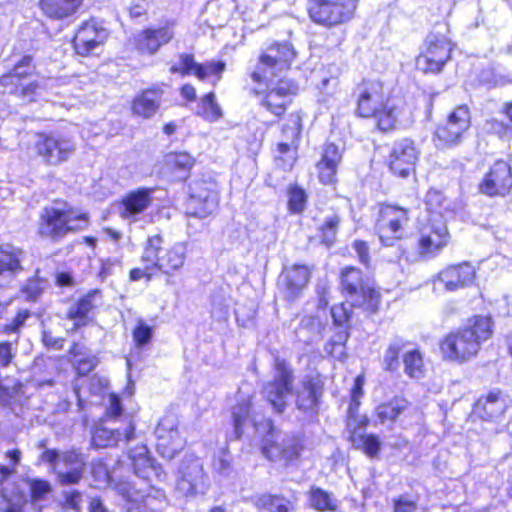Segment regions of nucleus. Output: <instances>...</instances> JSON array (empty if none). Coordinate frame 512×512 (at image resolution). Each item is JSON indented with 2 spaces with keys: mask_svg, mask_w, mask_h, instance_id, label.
<instances>
[{
  "mask_svg": "<svg viewBox=\"0 0 512 512\" xmlns=\"http://www.w3.org/2000/svg\"><path fill=\"white\" fill-rule=\"evenodd\" d=\"M352 306L349 304V307L345 303H341L339 305H334L331 308V315L334 319V322L338 325L343 324L348 321L352 315Z\"/></svg>",
  "mask_w": 512,
  "mask_h": 512,
  "instance_id": "bf43d9fd",
  "label": "nucleus"
},
{
  "mask_svg": "<svg viewBox=\"0 0 512 512\" xmlns=\"http://www.w3.org/2000/svg\"><path fill=\"white\" fill-rule=\"evenodd\" d=\"M365 384L364 375H358L354 380V385L351 389V401L348 408V426L351 427L353 422L356 421L357 410L360 405V399L362 398L363 386Z\"/></svg>",
  "mask_w": 512,
  "mask_h": 512,
  "instance_id": "09e8293b",
  "label": "nucleus"
},
{
  "mask_svg": "<svg viewBox=\"0 0 512 512\" xmlns=\"http://www.w3.org/2000/svg\"><path fill=\"white\" fill-rule=\"evenodd\" d=\"M153 192L154 189L138 188L127 193L120 203V216L129 221L138 220V216L152 204Z\"/></svg>",
  "mask_w": 512,
  "mask_h": 512,
  "instance_id": "a878e982",
  "label": "nucleus"
},
{
  "mask_svg": "<svg viewBox=\"0 0 512 512\" xmlns=\"http://www.w3.org/2000/svg\"><path fill=\"white\" fill-rule=\"evenodd\" d=\"M153 335L152 328L145 324L142 320L138 321V325L133 330V340L137 347H142L150 342Z\"/></svg>",
  "mask_w": 512,
  "mask_h": 512,
  "instance_id": "4d7b16f0",
  "label": "nucleus"
},
{
  "mask_svg": "<svg viewBox=\"0 0 512 512\" xmlns=\"http://www.w3.org/2000/svg\"><path fill=\"white\" fill-rule=\"evenodd\" d=\"M252 502L258 509L268 512H289V502L280 496L271 494L256 495Z\"/></svg>",
  "mask_w": 512,
  "mask_h": 512,
  "instance_id": "a18cd8bd",
  "label": "nucleus"
},
{
  "mask_svg": "<svg viewBox=\"0 0 512 512\" xmlns=\"http://www.w3.org/2000/svg\"><path fill=\"white\" fill-rule=\"evenodd\" d=\"M31 317V313L27 309L19 310L17 315L7 324H5L2 328V332L5 334H15L16 338L14 343H17L18 334L20 330L24 327L26 321Z\"/></svg>",
  "mask_w": 512,
  "mask_h": 512,
  "instance_id": "5fc2aeb1",
  "label": "nucleus"
},
{
  "mask_svg": "<svg viewBox=\"0 0 512 512\" xmlns=\"http://www.w3.org/2000/svg\"><path fill=\"white\" fill-rule=\"evenodd\" d=\"M446 202V198L440 191L430 189L425 196V204L427 206L428 217H434L437 215L444 219V211L447 210V206L445 205Z\"/></svg>",
  "mask_w": 512,
  "mask_h": 512,
  "instance_id": "8fccbe9b",
  "label": "nucleus"
},
{
  "mask_svg": "<svg viewBox=\"0 0 512 512\" xmlns=\"http://www.w3.org/2000/svg\"><path fill=\"white\" fill-rule=\"evenodd\" d=\"M174 36L172 25H166L158 29H147L139 33L135 38L137 49L141 53L152 55L158 49L171 41Z\"/></svg>",
  "mask_w": 512,
  "mask_h": 512,
  "instance_id": "c85d7f7f",
  "label": "nucleus"
},
{
  "mask_svg": "<svg viewBox=\"0 0 512 512\" xmlns=\"http://www.w3.org/2000/svg\"><path fill=\"white\" fill-rule=\"evenodd\" d=\"M348 337L349 335L345 330H338L326 343L324 347L325 352L337 360H344L347 356L345 344Z\"/></svg>",
  "mask_w": 512,
  "mask_h": 512,
  "instance_id": "49530a36",
  "label": "nucleus"
},
{
  "mask_svg": "<svg viewBox=\"0 0 512 512\" xmlns=\"http://www.w3.org/2000/svg\"><path fill=\"white\" fill-rule=\"evenodd\" d=\"M342 290L351 306L373 311L379 302V293L369 279L355 267H346L341 273Z\"/></svg>",
  "mask_w": 512,
  "mask_h": 512,
  "instance_id": "0eeeda50",
  "label": "nucleus"
},
{
  "mask_svg": "<svg viewBox=\"0 0 512 512\" xmlns=\"http://www.w3.org/2000/svg\"><path fill=\"white\" fill-rule=\"evenodd\" d=\"M198 114L210 122L217 121L222 117V110L216 102L213 92L208 93L201 99L198 105Z\"/></svg>",
  "mask_w": 512,
  "mask_h": 512,
  "instance_id": "de8ad7c7",
  "label": "nucleus"
},
{
  "mask_svg": "<svg viewBox=\"0 0 512 512\" xmlns=\"http://www.w3.org/2000/svg\"><path fill=\"white\" fill-rule=\"evenodd\" d=\"M107 386H108V380L105 377H100L98 375H94L90 379L89 389H90V392L95 395L104 393Z\"/></svg>",
  "mask_w": 512,
  "mask_h": 512,
  "instance_id": "338daca9",
  "label": "nucleus"
},
{
  "mask_svg": "<svg viewBox=\"0 0 512 512\" xmlns=\"http://www.w3.org/2000/svg\"><path fill=\"white\" fill-rule=\"evenodd\" d=\"M122 414V406L119 397L113 393L108 395L106 415L109 419L117 418Z\"/></svg>",
  "mask_w": 512,
  "mask_h": 512,
  "instance_id": "e2e57ef3",
  "label": "nucleus"
},
{
  "mask_svg": "<svg viewBox=\"0 0 512 512\" xmlns=\"http://www.w3.org/2000/svg\"><path fill=\"white\" fill-rule=\"evenodd\" d=\"M309 502L315 510L321 512L336 511L338 506L337 499L331 493L318 487L311 488Z\"/></svg>",
  "mask_w": 512,
  "mask_h": 512,
  "instance_id": "c03bdc74",
  "label": "nucleus"
},
{
  "mask_svg": "<svg viewBox=\"0 0 512 512\" xmlns=\"http://www.w3.org/2000/svg\"><path fill=\"white\" fill-rule=\"evenodd\" d=\"M40 89L41 85L38 83V81L28 79L16 84L11 92L21 96L24 99H27L28 101H32L34 100V96L39 93Z\"/></svg>",
  "mask_w": 512,
  "mask_h": 512,
  "instance_id": "6e6d98bb",
  "label": "nucleus"
},
{
  "mask_svg": "<svg viewBox=\"0 0 512 512\" xmlns=\"http://www.w3.org/2000/svg\"><path fill=\"white\" fill-rule=\"evenodd\" d=\"M475 269L469 263L449 266L438 275V282L444 285L446 291H455L473 282Z\"/></svg>",
  "mask_w": 512,
  "mask_h": 512,
  "instance_id": "cd10ccee",
  "label": "nucleus"
},
{
  "mask_svg": "<svg viewBox=\"0 0 512 512\" xmlns=\"http://www.w3.org/2000/svg\"><path fill=\"white\" fill-rule=\"evenodd\" d=\"M511 189V166L503 160L496 161L479 184L480 192L490 197H504Z\"/></svg>",
  "mask_w": 512,
  "mask_h": 512,
  "instance_id": "6ab92c4d",
  "label": "nucleus"
},
{
  "mask_svg": "<svg viewBox=\"0 0 512 512\" xmlns=\"http://www.w3.org/2000/svg\"><path fill=\"white\" fill-rule=\"evenodd\" d=\"M218 200L216 182L211 180L194 181L190 185L187 213L195 217L205 218L216 209Z\"/></svg>",
  "mask_w": 512,
  "mask_h": 512,
  "instance_id": "dca6fc26",
  "label": "nucleus"
},
{
  "mask_svg": "<svg viewBox=\"0 0 512 512\" xmlns=\"http://www.w3.org/2000/svg\"><path fill=\"white\" fill-rule=\"evenodd\" d=\"M307 196L305 191L298 187L293 186L288 190V209L292 213H301L306 206Z\"/></svg>",
  "mask_w": 512,
  "mask_h": 512,
  "instance_id": "864d4df0",
  "label": "nucleus"
},
{
  "mask_svg": "<svg viewBox=\"0 0 512 512\" xmlns=\"http://www.w3.org/2000/svg\"><path fill=\"white\" fill-rule=\"evenodd\" d=\"M301 133V117L297 113H292L286 119L282 126L283 138L290 143H294Z\"/></svg>",
  "mask_w": 512,
  "mask_h": 512,
  "instance_id": "603ef678",
  "label": "nucleus"
},
{
  "mask_svg": "<svg viewBox=\"0 0 512 512\" xmlns=\"http://www.w3.org/2000/svg\"><path fill=\"white\" fill-rule=\"evenodd\" d=\"M418 151L413 141L402 139L394 143L389 155L390 170L397 176L406 178L415 169Z\"/></svg>",
  "mask_w": 512,
  "mask_h": 512,
  "instance_id": "4be33fe9",
  "label": "nucleus"
},
{
  "mask_svg": "<svg viewBox=\"0 0 512 512\" xmlns=\"http://www.w3.org/2000/svg\"><path fill=\"white\" fill-rule=\"evenodd\" d=\"M187 244L177 242L172 246L163 247V239L159 235L151 236L147 239L141 256V262L147 263L148 268H155L167 275V284H171L170 277L180 271L186 261Z\"/></svg>",
  "mask_w": 512,
  "mask_h": 512,
  "instance_id": "423d86ee",
  "label": "nucleus"
},
{
  "mask_svg": "<svg viewBox=\"0 0 512 512\" xmlns=\"http://www.w3.org/2000/svg\"><path fill=\"white\" fill-rule=\"evenodd\" d=\"M294 371L285 360L276 358L273 379L263 388L266 400L277 413L285 411L287 399L295 396L296 407L304 412L314 411L322 394V383L319 377L307 375L295 387Z\"/></svg>",
  "mask_w": 512,
  "mask_h": 512,
  "instance_id": "f03ea898",
  "label": "nucleus"
},
{
  "mask_svg": "<svg viewBox=\"0 0 512 512\" xmlns=\"http://www.w3.org/2000/svg\"><path fill=\"white\" fill-rule=\"evenodd\" d=\"M84 0H39V8L47 18L63 21L73 17Z\"/></svg>",
  "mask_w": 512,
  "mask_h": 512,
  "instance_id": "c756f323",
  "label": "nucleus"
},
{
  "mask_svg": "<svg viewBox=\"0 0 512 512\" xmlns=\"http://www.w3.org/2000/svg\"><path fill=\"white\" fill-rule=\"evenodd\" d=\"M251 409V396L242 393L241 391L237 395V403L232 408V418L234 425L235 439H239L243 434L244 425L251 420L255 428H258L260 422L256 416L250 415Z\"/></svg>",
  "mask_w": 512,
  "mask_h": 512,
  "instance_id": "473e14b6",
  "label": "nucleus"
},
{
  "mask_svg": "<svg viewBox=\"0 0 512 512\" xmlns=\"http://www.w3.org/2000/svg\"><path fill=\"white\" fill-rule=\"evenodd\" d=\"M162 98V91L159 88H151L142 91L132 102L133 114L149 119L159 109Z\"/></svg>",
  "mask_w": 512,
  "mask_h": 512,
  "instance_id": "2f4dec72",
  "label": "nucleus"
},
{
  "mask_svg": "<svg viewBox=\"0 0 512 512\" xmlns=\"http://www.w3.org/2000/svg\"><path fill=\"white\" fill-rule=\"evenodd\" d=\"M108 37L107 30L94 19L84 22L78 29L73 45L81 56L92 55Z\"/></svg>",
  "mask_w": 512,
  "mask_h": 512,
  "instance_id": "412c9836",
  "label": "nucleus"
},
{
  "mask_svg": "<svg viewBox=\"0 0 512 512\" xmlns=\"http://www.w3.org/2000/svg\"><path fill=\"white\" fill-rule=\"evenodd\" d=\"M310 279V270L305 265H293L284 268L280 276V282L284 286V294L287 300H295L304 290Z\"/></svg>",
  "mask_w": 512,
  "mask_h": 512,
  "instance_id": "bb28decb",
  "label": "nucleus"
},
{
  "mask_svg": "<svg viewBox=\"0 0 512 512\" xmlns=\"http://www.w3.org/2000/svg\"><path fill=\"white\" fill-rule=\"evenodd\" d=\"M339 224L340 217L334 212L326 214L322 219L319 220L317 229L322 243L327 246L334 244L336 241Z\"/></svg>",
  "mask_w": 512,
  "mask_h": 512,
  "instance_id": "ea45409f",
  "label": "nucleus"
},
{
  "mask_svg": "<svg viewBox=\"0 0 512 512\" xmlns=\"http://www.w3.org/2000/svg\"><path fill=\"white\" fill-rule=\"evenodd\" d=\"M33 71L32 58L30 56H24L15 64L10 73L2 76L1 84L5 87L9 85L15 86L20 82L31 79Z\"/></svg>",
  "mask_w": 512,
  "mask_h": 512,
  "instance_id": "e433bc0d",
  "label": "nucleus"
},
{
  "mask_svg": "<svg viewBox=\"0 0 512 512\" xmlns=\"http://www.w3.org/2000/svg\"><path fill=\"white\" fill-rule=\"evenodd\" d=\"M410 346V342L400 336H394L387 344L383 353L382 365L383 369L388 372H395L400 366L399 357Z\"/></svg>",
  "mask_w": 512,
  "mask_h": 512,
  "instance_id": "72a5a7b5",
  "label": "nucleus"
},
{
  "mask_svg": "<svg viewBox=\"0 0 512 512\" xmlns=\"http://www.w3.org/2000/svg\"><path fill=\"white\" fill-rule=\"evenodd\" d=\"M129 457L132 461L134 473L142 479H148L153 472L152 460L148 456V450L145 446H140L131 451Z\"/></svg>",
  "mask_w": 512,
  "mask_h": 512,
  "instance_id": "a19ab883",
  "label": "nucleus"
},
{
  "mask_svg": "<svg viewBox=\"0 0 512 512\" xmlns=\"http://www.w3.org/2000/svg\"><path fill=\"white\" fill-rule=\"evenodd\" d=\"M194 163V158L186 152L170 153L164 157V167L168 173L182 172L186 174L194 166Z\"/></svg>",
  "mask_w": 512,
  "mask_h": 512,
  "instance_id": "79ce46f5",
  "label": "nucleus"
},
{
  "mask_svg": "<svg viewBox=\"0 0 512 512\" xmlns=\"http://www.w3.org/2000/svg\"><path fill=\"white\" fill-rule=\"evenodd\" d=\"M41 459L53 467L59 482L63 485L77 484L83 476L86 459L81 452L75 449L62 453L54 449H46L42 453Z\"/></svg>",
  "mask_w": 512,
  "mask_h": 512,
  "instance_id": "1a4fd4ad",
  "label": "nucleus"
},
{
  "mask_svg": "<svg viewBox=\"0 0 512 512\" xmlns=\"http://www.w3.org/2000/svg\"><path fill=\"white\" fill-rule=\"evenodd\" d=\"M408 402L404 398L395 397L389 402L378 405L375 415L380 423L393 422L407 408Z\"/></svg>",
  "mask_w": 512,
  "mask_h": 512,
  "instance_id": "58836bf2",
  "label": "nucleus"
},
{
  "mask_svg": "<svg viewBox=\"0 0 512 512\" xmlns=\"http://www.w3.org/2000/svg\"><path fill=\"white\" fill-rule=\"evenodd\" d=\"M176 488L185 496L205 494L208 488L207 477L197 457L189 455L183 458L178 468Z\"/></svg>",
  "mask_w": 512,
  "mask_h": 512,
  "instance_id": "4468645a",
  "label": "nucleus"
},
{
  "mask_svg": "<svg viewBox=\"0 0 512 512\" xmlns=\"http://www.w3.org/2000/svg\"><path fill=\"white\" fill-rule=\"evenodd\" d=\"M135 437V425L131 418L126 417L121 426L108 428L97 426L92 434V444L97 448H107L120 442H129Z\"/></svg>",
  "mask_w": 512,
  "mask_h": 512,
  "instance_id": "5701e85b",
  "label": "nucleus"
},
{
  "mask_svg": "<svg viewBox=\"0 0 512 512\" xmlns=\"http://www.w3.org/2000/svg\"><path fill=\"white\" fill-rule=\"evenodd\" d=\"M354 97L356 114L362 118H375L377 127L382 131L394 129L403 114L400 102L386 99L380 81L364 80L355 88Z\"/></svg>",
  "mask_w": 512,
  "mask_h": 512,
  "instance_id": "7ed1b4c3",
  "label": "nucleus"
},
{
  "mask_svg": "<svg viewBox=\"0 0 512 512\" xmlns=\"http://www.w3.org/2000/svg\"><path fill=\"white\" fill-rule=\"evenodd\" d=\"M492 319L488 316H474L456 331L449 333L440 348L445 359L463 363L474 357L481 344L492 335Z\"/></svg>",
  "mask_w": 512,
  "mask_h": 512,
  "instance_id": "20e7f679",
  "label": "nucleus"
},
{
  "mask_svg": "<svg viewBox=\"0 0 512 512\" xmlns=\"http://www.w3.org/2000/svg\"><path fill=\"white\" fill-rule=\"evenodd\" d=\"M325 325L315 316H304L296 331L297 337L307 343L311 344L319 341L322 338Z\"/></svg>",
  "mask_w": 512,
  "mask_h": 512,
  "instance_id": "c9c22d12",
  "label": "nucleus"
},
{
  "mask_svg": "<svg viewBox=\"0 0 512 512\" xmlns=\"http://www.w3.org/2000/svg\"><path fill=\"white\" fill-rule=\"evenodd\" d=\"M408 221L407 209L391 204L382 205L375 223V230L381 243L385 246H394L403 237Z\"/></svg>",
  "mask_w": 512,
  "mask_h": 512,
  "instance_id": "9b49d317",
  "label": "nucleus"
},
{
  "mask_svg": "<svg viewBox=\"0 0 512 512\" xmlns=\"http://www.w3.org/2000/svg\"><path fill=\"white\" fill-rule=\"evenodd\" d=\"M13 344L14 341H6V342H0V366L1 367H7L15 353H14V350L15 348H13Z\"/></svg>",
  "mask_w": 512,
  "mask_h": 512,
  "instance_id": "680f3d73",
  "label": "nucleus"
},
{
  "mask_svg": "<svg viewBox=\"0 0 512 512\" xmlns=\"http://www.w3.org/2000/svg\"><path fill=\"white\" fill-rule=\"evenodd\" d=\"M35 148L46 164L55 166L69 159L75 151V143L63 135L40 134L35 141Z\"/></svg>",
  "mask_w": 512,
  "mask_h": 512,
  "instance_id": "f3484780",
  "label": "nucleus"
},
{
  "mask_svg": "<svg viewBox=\"0 0 512 512\" xmlns=\"http://www.w3.org/2000/svg\"><path fill=\"white\" fill-rule=\"evenodd\" d=\"M450 235L441 216L427 217L420 223L418 231V252L421 256H436L449 242Z\"/></svg>",
  "mask_w": 512,
  "mask_h": 512,
  "instance_id": "f8f14e48",
  "label": "nucleus"
},
{
  "mask_svg": "<svg viewBox=\"0 0 512 512\" xmlns=\"http://www.w3.org/2000/svg\"><path fill=\"white\" fill-rule=\"evenodd\" d=\"M404 372L410 378L419 379L424 374L423 355L419 349L412 348L403 354Z\"/></svg>",
  "mask_w": 512,
  "mask_h": 512,
  "instance_id": "37998d69",
  "label": "nucleus"
},
{
  "mask_svg": "<svg viewBox=\"0 0 512 512\" xmlns=\"http://www.w3.org/2000/svg\"><path fill=\"white\" fill-rule=\"evenodd\" d=\"M507 408V397L500 391H491L476 401L473 413L483 421L498 422L504 416Z\"/></svg>",
  "mask_w": 512,
  "mask_h": 512,
  "instance_id": "393cba45",
  "label": "nucleus"
},
{
  "mask_svg": "<svg viewBox=\"0 0 512 512\" xmlns=\"http://www.w3.org/2000/svg\"><path fill=\"white\" fill-rule=\"evenodd\" d=\"M26 252L12 244L0 246V287H6L23 271Z\"/></svg>",
  "mask_w": 512,
  "mask_h": 512,
  "instance_id": "b1692460",
  "label": "nucleus"
},
{
  "mask_svg": "<svg viewBox=\"0 0 512 512\" xmlns=\"http://www.w3.org/2000/svg\"><path fill=\"white\" fill-rule=\"evenodd\" d=\"M92 474L99 484L108 485L111 482L110 473L106 465L101 461L92 464Z\"/></svg>",
  "mask_w": 512,
  "mask_h": 512,
  "instance_id": "052dcab7",
  "label": "nucleus"
},
{
  "mask_svg": "<svg viewBox=\"0 0 512 512\" xmlns=\"http://www.w3.org/2000/svg\"><path fill=\"white\" fill-rule=\"evenodd\" d=\"M417 509L416 503L409 501L403 497L395 501L394 512H415Z\"/></svg>",
  "mask_w": 512,
  "mask_h": 512,
  "instance_id": "774afa93",
  "label": "nucleus"
},
{
  "mask_svg": "<svg viewBox=\"0 0 512 512\" xmlns=\"http://www.w3.org/2000/svg\"><path fill=\"white\" fill-rule=\"evenodd\" d=\"M451 42L443 36L429 35L424 49L416 58V67L424 73H438L450 57Z\"/></svg>",
  "mask_w": 512,
  "mask_h": 512,
  "instance_id": "2eb2a0df",
  "label": "nucleus"
},
{
  "mask_svg": "<svg viewBox=\"0 0 512 512\" xmlns=\"http://www.w3.org/2000/svg\"><path fill=\"white\" fill-rule=\"evenodd\" d=\"M357 0H309L308 13L313 22L323 26H335L350 20Z\"/></svg>",
  "mask_w": 512,
  "mask_h": 512,
  "instance_id": "9d476101",
  "label": "nucleus"
},
{
  "mask_svg": "<svg viewBox=\"0 0 512 512\" xmlns=\"http://www.w3.org/2000/svg\"><path fill=\"white\" fill-rule=\"evenodd\" d=\"M101 301V292L92 290L87 295L79 299L77 303L69 309V317L77 322V325L84 324L90 313Z\"/></svg>",
  "mask_w": 512,
  "mask_h": 512,
  "instance_id": "f704fd0d",
  "label": "nucleus"
},
{
  "mask_svg": "<svg viewBox=\"0 0 512 512\" xmlns=\"http://www.w3.org/2000/svg\"><path fill=\"white\" fill-rule=\"evenodd\" d=\"M353 249L355 250L357 257L359 261L365 265L368 266L370 262L369 258V248L366 242L364 241H355L353 244Z\"/></svg>",
  "mask_w": 512,
  "mask_h": 512,
  "instance_id": "69168bd1",
  "label": "nucleus"
},
{
  "mask_svg": "<svg viewBox=\"0 0 512 512\" xmlns=\"http://www.w3.org/2000/svg\"><path fill=\"white\" fill-rule=\"evenodd\" d=\"M224 70L225 63L222 61H212L206 64H199L190 54H181L178 62L170 67V71L172 73H180L183 76L194 74L202 81L215 77L211 80L213 85L220 80L221 74Z\"/></svg>",
  "mask_w": 512,
  "mask_h": 512,
  "instance_id": "aec40b11",
  "label": "nucleus"
},
{
  "mask_svg": "<svg viewBox=\"0 0 512 512\" xmlns=\"http://www.w3.org/2000/svg\"><path fill=\"white\" fill-rule=\"evenodd\" d=\"M295 58L293 47L287 43H276L263 52L251 72L253 82L266 86L262 93L261 105L276 116L282 115L291 97L298 91V86L291 80L281 77L288 70Z\"/></svg>",
  "mask_w": 512,
  "mask_h": 512,
  "instance_id": "f257e3e1",
  "label": "nucleus"
},
{
  "mask_svg": "<svg viewBox=\"0 0 512 512\" xmlns=\"http://www.w3.org/2000/svg\"><path fill=\"white\" fill-rule=\"evenodd\" d=\"M89 217L86 213L67 204L46 207L41 214L39 234L58 241L70 232L85 229Z\"/></svg>",
  "mask_w": 512,
  "mask_h": 512,
  "instance_id": "39448f33",
  "label": "nucleus"
},
{
  "mask_svg": "<svg viewBox=\"0 0 512 512\" xmlns=\"http://www.w3.org/2000/svg\"><path fill=\"white\" fill-rule=\"evenodd\" d=\"M73 365L77 373L84 376L90 373L98 365V359L93 355H87L74 360Z\"/></svg>",
  "mask_w": 512,
  "mask_h": 512,
  "instance_id": "13d9d810",
  "label": "nucleus"
},
{
  "mask_svg": "<svg viewBox=\"0 0 512 512\" xmlns=\"http://www.w3.org/2000/svg\"><path fill=\"white\" fill-rule=\"evenodd\" d=\"M47 286L48 282L45 279L34 276L29 278L22 286L21 293L27 300L35 301L41 296Z\"/></svg>",
  "mask_w": 512,
  "mask_h": 512,
  "instance_id": "3c124183",
  "label": "nucleus"
},
{
  "mask_svg": "<svg viewBox=\"0 0 512 512\" xmlns=\"http://www.w3.org/2000/svg\"><path fill=\"white\" fill-rule=\"evenodd\" d=\"M266 425L270 430L263 442V455L271 461H283L285 464L296 461L304 449L303 439L295 434L276 431L270 421Z\"/></svg>",
  "mask_w": 512,
  "mask_h": 512,
  "instance_id": "6e6552de",
  "label": "nucleus"
},
{
  "mask_svg": "<svg viewBox=\"0 0 512 512\" xmlns=\"http://www.w3.org/2000/svg\"><path fill=\"white\" fill-rule=\"evenodd\" d=\"M155 436L157 451L166 459H172L186 443L178 431V420L173 414H167L160 419Z\"/></svg>",
  "mask_w": 512,
  "mask_h": 512,
  "instance_id": "a211bd4d",
  "label": "nucleus"
},
{
  "mask_svg": "<svg viewBox=\"0 0 512 512\" xmlns=\"http://www.w3.org/2000/svg\"><path fill=\"white\" fill-rule=\"evenodd\" d=\"M51 490L50 484L44 480H34L31 483V494L34 499H42Z\"/></svg>",
  "mask_w": 512,
  "mask_h": 512,
  "instance_id": "0e129e2a",
  "label": "nucleus"
},
{
  "mask_svg": "<svg viewBox=\"0 0 512 512\" xmlns=\"http://www.w3.org/2000/svg\"><path fill=\"white\" fill-rule=\"evenodd\" d=\"M471 125L468 106L459 105L449 113L445 123L438 125L434 133L437 146L450 147L462 142Z\"/></svg>",
  "mask_w": 512,
  "mask_h": 512,
  "instance_id": "ddd939ff",
  "label": "nucleus"
},
{
  "mask_svg": "<svg viewBox=\"0 0 512 512\" xmlns=\"http://www.w3.org/2000/svg\"><path fill=\"white\" fill-rule=\"evenodd\" d=\"M350 441L356 449L362 450L371 458L377 456L381 448V441L378 436L365 434L356 429L351 433Z\"/></svg>",
  "mask_w": 512,
  "mask_h": 512,
  "instance_id": "4c0bfd02",
  "label": "nucleus"
},
{
  "mask_svg": "<svg viewBox=\"0 0 512 512\" xmlns=\"http://www.w3.org/2000/svg\"><path fill=\"white\" fill-rule=\"evenodd\" d=\"M342 159V153L337 145L328 143L323 151L322 158L317 164L319 179L324 184H331L335 180L337 167Z\"/></svg>",
  "mask_w": 512,
  "mask_h": 512,
  "instance_id": "7c9ffc66",
  "label": "nucleus"
}]
</instances>
